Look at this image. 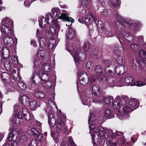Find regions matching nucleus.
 Listing matches in <instances>:
<instances>
[{"label":"nucleus","mask_w":146,"mask_h":146,"mask_svg":"<svg viewBox=\"0 0 146 146\" xmlns=\"http://www.w3.org/2000/svg\"><path fill=\"white\" fill-rule=\"evenodd\" d=\"M52 16L49 13L48 15V17L46 16L47 17H51L53 16V17H57V18L59 19H66L68 16V15L65 13H60V10L58 8H52Z\"/></svg>","instance_id":"obj_1"},{"label":"nucleus","mask_w":146,"mask_h":146,"mask_svg":"<svg viewBox=\"0 0 146 146\" xmlns=\"http://www.w3.org/2000/svg\"><path fill=\"white\" fill-rule=\"evenodd\" d=\"M96 81V80L94 79L92 82V79H91V82H92V86L91 88L92 89L93 94L95 96H100L102 94V90L101 88L97 84H94V82Z\"/></svg>","instance_id":"obj_2"},{"label":"nucleus","mask_w":146,"mask_h":146,"mask_svg":"<svg viewBox=\"0 0 146 146\" xmlns=\"http://www.w3.org/2000/svg\"><path fill=\"white\" fill-rule=\"evenodd\" d=\"M122 52L121 47L116 46L114 48L113 52L114 54L117 57L116 58V60L118 62V63H121L123 62V57L120 58L119 56Z\"/></svg>","instance_id":"obj_3"},{"label":"nucleus","mask_w":146,"mask_h":146,"mask_svg":"<svg viewBox=\"0 0 146 146\" xmlns=\"http://www.w3.org/2000/svg\"><path fill=\"white\" fill-rule=\"evenodd\" d=\"M53 23L50 27V29L51 32L53 34L58 33L60 27L58 25V21L56 20L52 21Z\"/></svg>","instance_id":"obj_4"},{"label":"nucleus","mask_w":146,"mask_h":146,"mask_svg":"<svg viewBox=\"0 0 146 146\" xmlns=\"http://www.w3.org/2000/svg\"><path fill=\"white\" fill-rule=\"evenodd\" d=\"M81 50L80 48L78 50H75L72 52L71 54L72 56L74 58V60L75 61L77 62H78L79 60L81 59L80 57H81V56H79V55L80 54V52L81 53V54L82 55H83V59L85 58V53L83 52H81Z\"/></svg>","instance_id":"obj_5"},{"label":"nucleus","mask_w":146,"mask_h":146,"mask_svg":"<svg viewBox=\"0 0 146 146\" xmlns=\"http://www.w3.org/2000/svg\"><path fill=\"white\" fill-rule=\"evenodd\" d=\"M40 73L38 72H33L32 74L31 79L33 83L36 84H39L42 82L40 76H39Z\"/></svg>","instance_id":"obj_6"},{"label":"nucleus","mask_w":146,"mask_h":146,"mask_svg":"<svg viewBox=\"0 0 146 146\" xmlns=\"http://www.w3.org/2000/svg\"><path fill=\"white\" fill-rule=\"evenodd\" d=\"M3 40L5 44L8 47L13 46L14 43L13 38L12 35H6L3 37Z\"/></svg>","instance_id":"obj_7"},{"label":"nucleus","mask_w":146,"mask_h":146,"mask_svg":"<svg viewBox=\"0 0 146 146\" xmlns=\"http://www.w3.org/2000/svg\"><path fill=\"white\" fill-rule=\"evenodd\" d=\"M11 26H7L6 25H2L1 26V30L3 33H4V35H12L13 32L10 29V27H12Z\"/></svg>","instance_id":"obj_8"},{"label":"nucleus","mask_w":146,"mask_h":146,"mask_svg":"<svg viewBox=\"0 0 146 146\" xmlns=\"http://www.w3.org/2000/svg\"><path fill=\"white\" fill-rule=\"evenodd\" d=\"M35 96L45 101H47L48 100H50L49 97L46 96L43 92L40 91H36L34 94Z\"/></svg>","instance_id":"obj_9"},{"label":"nucleus","mask_w":146,"mask_h":146,"mask_svg":"<svg viewBox=\"0 0 146 146\" xmlns=\"http://www.w3.org/2000/svg\"><path fill=\"white\" fill-rule=\"evenodd\" d=\"M33 66V72H38L39 73H41V71L40 70V65L41 64L40 62L38 59H36L34 60Z\"/></svg>","instance_id":"obj_10"},{"label":"nucleus","mask_w":146,"mask_h":146,"mask_svg":"<svg viewBox=\"0 0 146 146\" xmlns=\"http://www.w3.org/2000/svg\"><path fill=\"white\" fill-rule=\"evenodd\" d=\"M94 71L100 77L98 78V80L100 81L102 80L103 78V76L101 74L102 73L103 70L101 66L99 65H96L95 67Z\"/></svg>","instance_id":"obj_11"},{"label":"nucleus","mask_w":146,"mask_h":146,"mask_svg":"<svg viewBox=\"0 0 146 146\" xmlns=\"http://www.w3.org/2000/svg\"><path fill=\"white\" fill-rule=\"evenodd\" d=\"M48 123L50 125V127L54 126L56 122V120L54 115L53 114L50 113L48 115Z\"/></svg>","instance_id":"obj_12"},{"label":"nucleus","mask_w":146,"mask_h":146,"mask_svg":"<svg viewBox=\"0 0 146 146\" xmlns=\"http://www.w3.org/2000/svg\"><path fill=\"white\" fill-rule=\"evenodd\" d=\"M82 75L83 77L80 80V83L81 85L86 86L88 83V77L87 74L86 73H84Z\"/></svg>","instance_id":"obj_13"},{"label":"nucleus","mask_w":146,"mask_h":146,"mask_svg":"<svg viewBox=\"0 0 146 146\" xmlns=\"http://www.w3.org/2000/svg\"><path fill=\"white\" fill-rule=\"evenodd\" d=\"M128 104L132 107L134 108L133 110L137 109L139 106V101L138 100L133 99L130 100Z\"/></svg>","instance_id":"obj_14"},{"label":"nucleus","mask_w":146,"mask_h":146,"mask_svg":"<svg viewBox=\"0 0 146 146\" xmlns=\"http://www.w3.org/2000/svg\"><path fill=\"white\" fill-rule=\"evenodd\" d=\"M39 24L40 28H46L48 24V20L44 17H42L39 20Z\"/></svg>","instance_id":"obj_15"},{"label":"nucleus","mask_w":146,"mask_h":146,"mask_svg":"<svg viewBox=\"0 0 146 146\" xmlns=\"http://www.w3.org/2000/svg\"><path fill=\"white\" fill-rule=\"evenodd\" d=\"M76 31L72 28H69L68 33L66 35L67 38L69 39L72 40L75 36Z\"/></svg>","instance_id":"obj_16"},{"label":"nucleus","mask_w":146,"mask_h":146,"mask_svg":"<svg viewBox=\"0 0 146 146\" xmlns=\"http://www.w3.org/2000/svg\"><path fill=\"white\" fill-rule=\"evenodd\" d=\"M134 79L131 75H127L125 78L120 79V83H122V81H124V83L129 84L132 82Z\"/></svg>","instance_id":"obj_17"},{"label":"nucleus","mask_w":146,"mask_h":146,"mask_svg":"<svg viewBox=\"0 0 146 146\" xmlns=\"http://www.w3.org/2000/svg\"><path fill=\"white\" fill-rule=\"evenodd\" d=\"M50 63H51V61L49 60L47 61V62L43 64L41 66L42 70L46 72H49L51 68Z\"/></svg>","instance_id":"obj_18"},{"label":"nucleus","mask_w":146,"mask_h":146,"mask_svg":"<svg viewBox=\"0 0 146 146\" xmlns=\"http://www.w3.org/2000/svg\"><path fill=\"white\" fill-rule=\"evenodd\" d=\"M16 133V131L13 128L10 129L8 137L7 139V141H8L12 140Z\"/></svg>","instance_id":"obj_19"},{"label":"nucleus","mask_w":146,"mask_h":146,"mask_svg":"<svg viewBox=\"0 0 146 146\" xmlns=\"http://www.w3.org/2000/svg\"><path fill=\"white\" fill-rule=\"evenodd\" d=\"M56 40L53 38H52L48 41L47 46L49 49H52L56 46Z\"/></svg>","instance_id":"obj_20"},{"label":"nucleus","mask_w":146,"mask_h":146,"mask_svg":"<svg viewBox=\"0 0 146 146\" xmlns=\"http://www.w3.org/2000/svg\"><path fill=\"white\" fill-rule=\"evenodd\" d=\"M125 143V140L123 137H121L118 141H115L114 143H112L110 145L111 146H117L118 144L119 146H122Z\"/></svg>","instance_id":"obj_21"},{"label":"nucleus","mask_w":146,"mask_h":146,"mask_svg":"<svg viewBox=\"0 0 146 146\" xmlns=\"http://www.w3.org/2000/svg\"><path fill=\"white\" fill-rule=\"evenodd\" d=\"M131 108L128 106H125L122 108V112L124 115H125L126 117L129 116V113L130 112Z\"/></svg>","instance_id":"obj_22"},{"label":"nucleus","mask_w":146,"mask_h":146,"mask_svg":"<svg viewBox=\"0 0 146 146\" xmlns=\"http://www.w3.org/2000/svg\"><path fill=\"white\" fill-rule=\"evenodd\" d=\"M98 26V27L99 28H101L105 32H109L111 31V29L110 27V26L108 25V28L107 29L106 28V29H104L105 27L104 25H103V23L101 21H98V24H97Z\"/></svg>","instance_id":"obj_23"},{"label":"nucleus","mask_w":146,"mask_h":146,"mask_svg":"<svg viewBox=\"0 0 146 146\" xmlns=\"http://www.w3.org/2000/svg\"><path fill=\"white\" fill-rule=\"evenodd\" d=\"M29 96L24 95L22 96L20 99V101L23 105H26L29 102Z\"/></svg>","instance_id":"obj_24"},{"label":"nucleus","mask_w":146,"mask_h":146,"mask_svg":"<svg viewBox=\"0 0 146 146\" xmlns=\"http://www.w3.org/2000/svg\"><path fill=\"white\" fill-rule=\"evenodd\" d=\"M90 19L88 18V16L86 15L84 17L79 18L78 19V21L81 23H84L87 25V23H89Z\"/></svg>","instance_id":"obj_25"},{"label":"nucleus","mask_w":146,"mask_h":146,"mask_svg":"<svg viewBox=\"0 0 146 146\" xmlns=\"http://www.w3.org/2000/svg\"><path fill=\"white\" fill-rule=\"evenodd\" d=\"M29 136V135L27 133L21 135L19 138L18 142L20 143H23L28 140Z\"/></svg>","instance_id":"obj_26"},{"label":"nucleus","mask_w":146,"mask_h":146,"mask_svg":"<svg viewBox=\"0 0 146 146\" xmlns=\"http://www.w3.org/2000/svg\"><path fill=\"white\" fill-rule=\"evenodd\" d=\"M22 113L25 118L27 120L29 121L30 119V115L26 108H23L22 109Z\"/></svg>","instance_id":"obj_27"},{"label":"nucleus","mask_w":146,"mask_h":146,"mask_svg":"<svg viewBox=\"0 0 146 146\" xmlns=\"http://www.w3.org/2000/svg\"><path fill=\"white\" fill-rule=\"evenodd\" d=\"M105 133L104 135V137L107 138L108 137V135H110L111 137H115V133H113L112 130L111 129H105Z\"/></svg>","instance_id":"obj_28"},{"label":"nucleus","mask_w":146,"mask_h":146,"mask_svg":"<svg viewBox=\"0 0 146 146\" xmlns=\"http://www.w3.org/2000/svg\"><path fill=\"white\" fill-rule=\"evenodd\" d=\"M117 99L120 106H123L125 104L126 101L128 100V98L126 97H122L121 98L117 97Z\"/></svg>","instance_id":"obj_29"},{"label":"nucleus","mask_w":146,"mask_h":146,"mask_svg":"<svg viewBox=\"0 0 146 146\" xmlns=\"http://www.w3.org/2000/svg\"><path fill=\"white\" fill-rule=\"evenodd\" d=\"M11 73L12 76L13 78L17 80H19L21 79V76L19 74H16L17 76H15L14 74H15L16 73V70L12 68L11 69Z\"/></svg>","instance_id":"obj_30"},{"label":"nucleus","mask_w":146,"mask_h":146,"mask_svg":"<svg viewBox=\"0 0 146 146\" xmlns=\"http://www.w3.org/2000/svg\"><path fill=\"white\" fill-rule=\"evenodd\" d=\"M30 107L31 110H34L37 107V102L35 100H32L29 103Z\"/></svg>","instance_id":"obj_31"},{"label":"nucleus","mask_w":146,"mask_h":146,"mask_svg":"<svg viewBox=\"0 0 146 146\" xmlns=\"http://www.w3.org/2000/svg\"><path fill=\"white\" fill-rule=\"evenodd\" d=\"M104 115L105 117L109 118H113L114 117L113 114L109 110H107L104 111Z\"/></svg>","instance_id":"obj_32"},{"label":"nucleus","mask_w":146,"mask_h":146,"mask_svg":"<svg viewBox=\"0 0 146 146\" xmlns=\"http://www.w3.org/2000/svg\"><path fill=\"white\" fill-rule=\"evenodd\" d=\"M2 22L3 23L8 24L9 26H13V22L9 19L7 17H6L2 21Z\"/></svg>","instance_id":"obj_33"},{"label":"nucleus","mask_w":146,"mask_h":146,"mask_svg":"<svg viewBox=\"0 0 146 146\" xmlns=\"http://www.w3.org/2000/svg\"><path fill=\"white\" fill-rule=\"evenodd\" d=\"M46 52L44 50H41L37 52V55L38 58L42 59H44L45 55Z\"/></svg>","instance_id":"obj_34"},{"label":"nucleus","mask_w":146,"mask_h":146,"mask_svg":"<svg viewBox=\"0 0 146 146\" xmlns=\"http://www.w3.org/2000/svg\"><path fill=\"white\" fill-rule=\"evenodd\" d=\"M1 77L3 82L6 83L9 79L10 75L7 72H3L2 74Z\"/></svg>","instance_id":"obj_35"},{"label":"nucleus","mask_w":146,"mask_h":146,"mask_svg":"<svg viewBox=\"0 0 146 146\" xmlns=\"http://www.w3.org/2000/svg\"><path fill=\"white\" fill-rule=\"evenodd\" d=\"M15 117L17 118L18 120H19V122H18V123L19 124H21L23 122L22 116L21 112L17 113L15 116Z\"/></svg>","instance_id":"obj_36"},{"label":"nucleus","mask_w":146,"mask_h":146,"mask_svg":"<svg viewBox=\"0 0 146 146\" xmlns=\"http://www.w3.org/2000/svg\"><path fill=\"white\" fill-rule=\"evenodd\" d=\"M42 75L41 76H40L41 79L42 81L45 82L47 81L49 78V76L46 73H43V72H42Z\"/></svg>","instance_id":"obj_37"},{"label":"nucleus","mask_w":146,"mask_h":146,"mask_svg":"<svg viewBox=\"0 0 146 146\" xmlns=\"http://www.w3.org/2000/svg\"><path fill=\"white\" fill-rule=\"evenodd\" d=\"M63 20L66 21V22H67L66 25V26H68L71 25H72V23H74V20L71 17L69 18L68 16L66 18V19Z\"/></svg>","instance_id":"obj_38"},{"label":"nucleus","mask_w":146,"mask_h":146,"mask_svg":"<svg viewBox=\"0 0 146 146\" xmlns=\"http://www.w3.org/2000/svg\"><path fill=\"white\" fill-rule=\"evenodd\" d=\"M130 47L132 50L136 51L139 49L140 46L137 44L133 43L131 44Z\"/></svg>","instance_id":"obj_39"},{"label":"nucleus","mask_w":146,"mask_h":146,"mask_svg":"<svg viewBox=\"0 0 146 146\" xmlns=\"http://www.w3.org/2000/svg\"><path fill=\"white\" fill-rule=\"evenodd\" d=\"M111 4L112 6L119 8L120 4L119 0H111Z\"/></svg>","instance_id":"obj_40"},{"label":"nucleus","mask_w":146,"mask_h":146,"mask_svg":"<svg viewBox=\"0 0 146 146\" xmlns=\"http://www.w3.org/2000/svg\"><path fill=\"white\" fill-rule=\"evenodd\" d=\"M113 107L115 109H119L120 107L121 106L120 104L118 102L117 99L116 98L115 101L112 104Z\"/></svg>","instance_id":"obj_41"},{"label":"nucleus","mask_w":146,"mask_h":146,"mask_svg":"<svg viewBox=\"0 0 146 146\" xmlns=\"http://www.w3.org/2000/svg\"><path fill=\"white\" fill-rule=\"evenodd\" d=\"M39 40L40 45V47L42 48L46 47V42L45 39L44 38H42V39H39Z\"/></svg>","instance_id":"obj_42"},{"label":"nucleus","mask_w":146,"mask_h":146,"mask_svg":"<svg viewBox=\"0 0 146 146\" xmlns=\"http://www.w3.org/2000/svg\"><path fill=\"white\" fill-rule=\"evenodd\" d=\"M43 32L42 30L39 31L37 29L36 31V36L39 39H42V38H44L43 37Z\"/></svg>","instance_id":"obj_43"},{"label":"nucleus","mask_w":146,"mask_h":146,"mask_svg":"<svg viewBox=\"0 0 146 146\" xmlns=\"http://www.w3.org/2000/svg\"><path fill=\"white\" fill-rule=\"evenodd\" d=\"M51 134L53 139L56 141V143H58V140L59 138V134L58 132H56L54 133L53 134H52V131H51Z\"/></svg>","instance_id":"obj_44"},{"label":"nucleus","mask_w":146,"mask_h":146,"mask_svg":"<svg viewBox=\"0 0 146 146\" xmlns=\"http://www.w3.org/2000/svg\"><path fill=\"white\" fill-rule=\"evenodd\" d=\"M114 22L117 28L119 29V31H120V30H121V31H123L124 27L122 25L120 24L119 22L116 21H115Z\"/></svg>","instance_id":"obj_45"},{"label":"nucleus","mask_w":146,"mask_h":146,"mask_svg":"<svg viewBox=\"0 0 146 146\" xmlns=\"http://www.w3.org/2000/svg\"><path fill=\"white\" fill-rule=\"evenodd\" d=\"M113 97L111 96L104 97V100L106 104H109L111 102V100L113 101Z\"/></svg>","instance_id":"obj_46"},{"label":"nucleus","mask_w":146,"mask_h":146,"mask_svg":"<svg viewBox=\"0 0 146 146\" xmlns=\"http://www.w3.org/2000/svg\"><path fill=\"white\" fill-rule=\"evenodd\" d=\"M107 128H104L102 126H100L99 127V131L100 133L99 135H101V136H104V135L105 134V129H107Z\"/></svg>","instance_id":"obj_47"},{"label":"nucleus","mask_w":146,"mask_h":146,"mask_svg":"<svg viewBox=\"0 0 146 146\" xmlns=\"http://www.w3.org/2000/svg\"><path fill=\"white\" fill-rule=\"evenodd\" d=\"M139 56L143 59H146V51L143 50L139 51Z\"/></svg>","instance_id":"obj_48"},{"label":"nucleus","mask_w":146,"mask_h":146,"mask_svg":"<svg viewBox=\"0 0 146 146\" xmlns=\"http://www.w3.org/2000/svg\"><path fill=\"white\" fill-rule=\"evenodd\" d=\"M18 85L19 87L22 89L25 90L26 88V85L23 82H18Z\"/></svg>","instance_id":"obj_49"},{"label":"nucleus","mask_w":146,"mask_h":146,"mask_svg":"<svg viewBox=\"0 0 146 146\" xmlns=\"http://www.w3.org/2000/svg\"><path fill=\"white\" fill-rule=\"evenodd\" d=\"M144 84L142 82L138 81L134 83V85L137 86H141L146 84V80L144 81Z\"/></svg>","instance_id":"obj_50"},{"label":"nucleus","mask_w":146,"mask_h":146,"mask_svg":"<svg viewBox=\"0 0 146 146\" xmlns=\"http://www.w3.org/2000/svg\"><path fill=\"white\" fill-rule=\"evenodd\" d=\"M90 44L88 41L84 42L83 47L84 50L86 52L88 51L90 48Z\"/></svg>","instance_id":"obj_51"},{"label":"nucleus","mask_w":146,"mask_h":146,"mask_svg":"<svg viewBox=\"0 0 146 146\" xmlns=\"http://www.w3.org/2000/svg\"><path fill=\"white\" fill-rule=\"evenodd\" d=\"M43 104L44 106V107L43 108V109L45 111V113H47L48 111L49 112V110L50 109V107H49L48 104L45 102H44Z\"/></svg>","instance_id":"obj_52"},{"label":"nucleus","mask_w":146,"mask_h":146,"mask_svg":"<svg viewBox=\"0 0 146 146\" xmlns=\"http://www.w3.org/2000/svg\"><path fill=\"white\" fill-rule=\"evenodd\" d=\"M108 83L110 84H115L116 82V79L115 78L110 77L108 78Z\"/></svg>","instance_id":"obj_53"},{"label":"nucleus","mask_w":146,"mask_h":146,"mask_svg":"<svg viewBox=\"0 0 146 146\" xmlns=\"http://www.w3.org/2000/svg\"><path fill=\"white\" fill-rule=\"evenodd\" d=\"M12 63L14 64H18V60L17 58L15 56H12L11 58Z\"/></svg>","instance_id":"obj_54"},{"label":"nucleus","mask_w":146,"mask_h":146,"mask_svg":"<svg viewBox=\"0 0 146 146\" xmlns=\"http://www.w3.org/2000/svg\"><path fill=\"white\" fill-rule=\"evenodd\" d=\"M68 140L71 146H76L71 137H69L68 138Z\"/></svg>","instance_id":"obj_55"},{"label":"nucleus","mask_w":146,"mask_h":146,"mask_svg":"<svg viewBox=\"0 0 146 146\" xmlns=\"http://www.w3.org/2000/svg\"><path fill=\"white\" fill-rule=\"evenodd\" d=\"M120 67V65H119L117 66L115 68L114 70V72L115 73L118 75H121V72L120 71L119 68Z\"/></svg>","instance_id":"obj_56"},{"label":"nucleus","mask_w":146,"mask_h":146,"mask_svg":"<svg viewBox=\"0 0 146 146\" xmlns=\"http://www.w3.org/2000/svg\"><path fill=\"white\" fill-rule=\"evenodd\" d=\"M139 67L141 70L143 71L146 70V65L143 62H141L139 65Z\"/></svg>","instance_id":"obj_57"},{"label":"nucleus","mask_w":146,"mask_h":146,"mask_svg":"<svg viewBox=\"0 0 146 146\" xmlns=\"http://www.w3.org/2000/svg\"><path fill=\"white\" fill-rule=\"evenodd\" d=\"M120 71L121 72V75L123 74L125 72V71L127 70V68L126 67L121 66L120 65V67L119 68Z\"/></svg>","instance_id":"obj_58"},{"label":"nucleus","mask_w":146,"mask_h":146,"mask_svg":"<svg viewBox=\"0 0 146 146\" xmlns=\"http://www.w3.org/2000/svg\"><path fill=\"white\" fill-rule=\"evenodd\" d=\"M81 4V6L84 7H86L88 6V3L87 0H82Z\"/></svg>","instance_id":"obj_59"},{"label":"nucleus","mask_w":146,"mask_h":146,"mask_svg":"<svg viewBox=\"0 0 146 146\" xmlns=\"http://www.w3.org/2000/svg\"><path fill=\"white\" fill-rule=\"evenodd\" d=\"M35 0H26L24 2V5L25 7H29L31 3Z\"/></svg>","instance_id":"obj_60"},{"label":"nucleus","mask_w":146,"mask_h":146,"mask_svg":"<svg viewBox=\"0 0 146 146\" xmlns=\"http://www.w3.org/2000/svg\"><path fill=\"white\" fill-rule=\"evenodd\" d=\"M86 66L88 69H92L93 67V64L90 61H88L87 62Z\"/></svg>","instance_id":"obj_61"},{"label":"nucleus","mask_w":146,"mask_h":146,"mask_svg":"<svg viewBox=\"0 0 146 146\" xmlns=\"http://www.w3.org/2000/svg\"><path fill=\"white\" fill-rule=\"evenodd\" d=\"M31 132L33 135H35V136H37L38 135L39 133L36 129L35 128H33L31 129Z\"/></svg>","instance_id":"obj_62"},{"label":"nucleus","mask_w":146,"mask_h":146,"mask_svg":"<svg viewBox=\"0 0 146 146\" xmlns=\"http://www.w3.org/2000/svg\"><path fill=\"white\" fill-rule=\"evenodd\" d=\"M117 116L119 119H122L125 116L126 117V116L125 115H124V113H123L122 114L119 111L118 113L117 114Z\"/></svg>","instance_id":"obj_63"},{"label":"nucleus","mask_w":146,"mask_h":146,"mask_svg":"<svg viewBox=\"0 0 146 146\" xmlns=\"http://www.w3.org/2000/svg\"><path fill=\"white\" fill-rule=\"evenodd\" d=\"M37 142L36 140L35 139L32 140L30 144L29 145V146H37Z\"/></svg>","instance_id":"obj_64"}]
</instances>
